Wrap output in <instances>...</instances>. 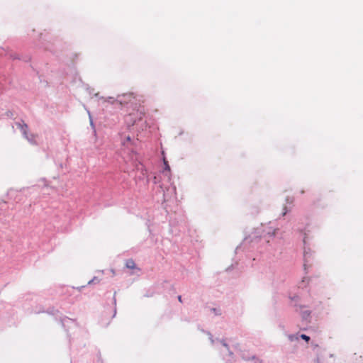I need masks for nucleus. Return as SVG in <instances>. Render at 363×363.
<instances>
[{
    "mask_svg": "<svg viewBox=\"0 0 363 363\" xmlns=\"http://www.w3.org/2000/svg\"><path fill=\"white\" fill-rule=\"evenodd\" d=\"M17 126L21 129L23 135L27 138L28 125L24 122L16 123Z\"/></svg>",
    "mask_w": 363,
    "mask_h": 363,
    "instance_id": "nucleus-1",
    "label": "nucleus"
},
{
    "mask_svg": "<svg viewBox=\"0 0 363 363\" xmlns=\"http://www.w3.org/2000/svg\"><path fill=\"white\" fill-rule=\"evenodd\" d=\"M300 337H301V338L306 340V342H308L310 340V337L306 335L302 334V335H301Z\"/></svg>",
    "mask_w": 363,
    "mask_h": 363,
    "instance_id": "nucleus-5",
    "label": "nucleus"
},
{
    "mask_svg": "<svg viewBox=\"0 0 363 363\" xmlns=\"http://www.w3.org/2000/svg\"><path fill=\"white\" fill-rule=\"evenodd\" d=\"M164 170L169 172L170 171V167H169V165L168 164L167 162L165 160H164Z\"/></svg>",
    "mask_w": 363,
    "mask_h": 363,
    "instance_id": "nucleus-4",
    "label": "nucleus"
},
{
    "mask_svg": "<svg viewBox=\"0 0 363 363\" xmlns=\"http://www.w3.org/2000/svg\"><path fill=\"white\" fill-rule=\"evenodd\" d=\"M125 267L128 269H135L136 265L135 264V262L132 259H127L125 262Z\"/></svg>",
    "mask_w": 363,
    "mask_h": 363,
    "instance_id": "nucleus-2",
    "label": "nucleus"
},
{
    "mask_svg": "<svg viewBox=\"0 0 363 363\" xmlns=\"http://www.w3.org/2000/svg\"><path fill=\"white\" fill-rule=\"evenodd\" d=\"M284 212L283 213V216H285V215L286 214V213H287L286 207L285 206V207L284 208Z\"/></svg>",
    "mask_w": 363,
    "mask_h": 363,
    "instance_id": "nucleus-8",
    "label": "nucleus"
},
{
    "mask_svg": "<svg viewBox=\"0 0 363 363\" xmlns=\"http://www.w3.org/2000/svg\"><path fill=\"white\" fill-rule=\"evenodd\" d=\"M178 300H179V302H181V303L182 302V296H178Z\"/></svg>",
    "mask_w": 363,
    "mask_h": 363,
    "instance_id": "nucleus-9",
    "label": "nucleus"
},
{
    "mask_svg": "<svg viewBox=\"0 0 363 363\" xmlns=\"http://www.w3.org/2000/svg\"><path fill=\"white\" fill-rule=\"evenodd\" d=\"M141 118H142V113H139V116H138V119H141Z\"/></svg>",
    "mask_w": 363,
    "mask_h": 363,
    "instance_id": "nucleus-10",
    "label": "nucleus"
},
{
    "mask_svg": "<svg viewBox=\"0 0 363 363\" xmlns=\"http://www.w3.org/2000/svg\"><path fill=\"white\" fill-rule=\"evenodd\" d=\"M106 101V100H105ZM107 101L110 102V103H113V98L112 97H109L108 99H107Z\"/></svg>",
    "mask_w": 363,
    "mask_h": 363,
    "instance_id": "nucleus-7",
    "label": "nucleus"
},
{
    "mask_svg": "<svg viewBox=\"0 0 363 363\" xmlns=\"http://www.w3.org/2000/svg\"><path fill=\"white\" fill-rule=\"evenodd\" d=\"M301 315L303 319H307L311 315V311L308 310H304L301 312Z\"/></svg>",
    "mask_w": 363,
    "mask_h": 363,
    "instance_id": "nucleus-3",
    "label": "nucleus"
},
{
    "mask_svg": "<svg viewBox=\"0 0 363 363\" xmlns=\"http://www.w3.org/2000/svg\"><path fill=\"white\" fill-rule=\"evenodd\" d=\"M99 280L94 277L93 279H91V281H89V284H93V283H99Z\"/></svg>",
    "mask_w": 363,
    "mask_h": 363,
    "instance_id": "nucleus-6",
    "label": "nucleus"
}]
</instances>
